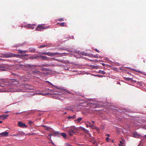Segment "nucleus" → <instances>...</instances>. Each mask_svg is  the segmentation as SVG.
<instances>
[{
    "label": "nucleus",
    "mask_w": 146,
    "mask_h": 146,
    "mask_svg": "<svg viewBox=\"0 0 146 146\" xmlns=\"http://www.w3.org/2000/svg\"><path fill=\"white\" fill-rule=\"evenodd\" d=\"M66 128H67L66 131L68 132V135L70 136H72L74 134H75L76 133L78 130V128L74 126Z\"/></svg>",
    "instance_id": "nucleus-1"
},
{
    "label": "nucleus",
    "mask_w": 146,
    "mask_h": 146,
    "mask_svg": "<svg viewBox=\"0 0 146 146\" xmlns=\"http://www.w3.org/2000/svg\"><path fill=\"white\" fill-rule=\"evenodd\" d=\"M16 55L12 53H8L6 54H2L1 57L4 58H9L15 56Z\"/></svg>",
    "instance_id": "nucleus-2"
},
{
    "label": "nucleus",
    "mask_w": 146,
    "mask_h": 146,
    "mask_svg": "<svg viewBox=\"0 0 146 146\" xmlns=\"http://www.w3.org/2000/svg\"><path fill=\"white\" fill-rule=\"evenodd\" d=\"M59 53H52L51 52H41V54H44L48 56H54L56 54H59Z\"/></svg>",
    "instance_id": "nucleus-3"
},
{
    "label": "nucleus",
    "mask_w": 146,
    "mask_h": 146,
    "mask_svg": "<svg viewBox=\"0 0 146 146\" xmlns=\"http://www.w3.org/2000/svg\"><path fill=\"white\" fill-rule=\"evenodd\" d=\"M47 27H44L42 25H39L36 28V30L38 31H41L42 30L46 29Z\"/></svg>",
    "instance_id": "nucleus-4"
},
{
    "label": "nucleus",
    "mask_w": 146,
    "mask_h": 146,
    "mask_svg": "<svg viewBox=\"0 0 146 146\" xmlns=\"http://www.w3.org/2000/svg\"><path fill=\"white\" fill-rule=\"evenodd\" d=\"M36 25L35 24L31 25V24H28V25H26L25 27L27 28H29L31 29H33L35 27L33 26H36Z\"/></svg>",
    "instance_id": "nucleus-5"
},
{
    "label": "nucleus",
    "mask_w": 146,
    "mask_h": 146,
    "mask_svg": "<svg viewBox=\"0 0 146 146\" xmlns=\"http://www.w3.org/2000/svg\"><path fill=\"white\" fill-rule=\"evenodd\" d=\"M18 125L19 127H22L25 128L27 127V126L25 124L22 123L21 122H19Z\"/></svg>",
    "instance_id": "nucleus-6"
},
{
    "label": "nucleus",
    "mask_w": 146,
    "mask_h": 146,
    "mask_svg": "<svg viewBox=\"0 0 146 146\" xmlns=\"http://www.w3.org/2000/svg\"><path fill=\"white\" fill-rule=\"evenodd\" d=\"M33 74L35 75H41V74L40 71L37 70L33 71Z\"/></svg>",
    "instance_id": "nucleus-7"
},
{
    "label": "nucleus",
    "mask_w": 146,
    "mask_h": 146,
    "mask_svg": "<svg viewBox=\"0 0 146 146\" xmlns=\"http://www.w3.org/2000/svg\"><path fill=\"white\" fill-rule=\"evenodd\" d=\"M9 134V132L5 131L4 132L0 133V137L1 136H7Z\"/></svg>",
    "instance_id": "nucleus-8"
},
{
    "label": "nucleus",
    "mask_w": 146,
    "mask_h": 146,
    "mask_svg": "<svg viewBox=\"0 0 146 146\" xmlns=\"http://www.w3.org/2000/svg\"><path fill=\"white\" fill-rule=\"evenodd\" d=\"M50 93H49V92H48L47 93H35L34 94V95H36V94H38L39 95H41L42 96H46L48 94H49Z\"/></svg>",
    "instance_id": "nucleus-9"
},
{
    "label": "nucleus",
    "mask_w": 146,
    "mask_h": 146,
    "mask_svg": "<svg viewBox=\"0 0 146 146\" xmlns=\"http://www.w3.org/2000/svg\"><path fill=\"white\" fill-rule=\"evenodd\" d=\"M39 57L42 59L46 60H48L49 58H48L46 56L42 55L39 56Z\"/></svg>",
    "instance_id": "nucleus-10"
},
{
    "label": "nucleus",
    "mask_w": 146,
    "mask_h": 146,
    "mask_svg": "<svg viewBox=\"0 0 146 146\" xmlns=\"http://www.w3.org/2000/svg\"><path fill=\"white\" fill-rule=\"evenodd\" d=\"M133 137L136 138H140L141 135L138 134L137 132H134L133 134Z\"/></svg>",
    "instance_id": "nucleus-11"
},
{
    "label": "nucleus",
    "mask_w": 146,
    "mask_h": 146,
    "mask_svg": "<svg viewBox=\"0 0 146 146\" xmlns=\"http://www.w3.org/2000/svg\"><path fill=\"white\" fill-rule=\"evenodd\" d=\"M38 57H39V56H37V55H34L33 56H31L30 57V59H36Z\"/></svg>",
    "instance_id": "nucleus-12"
},
{
    "label": "nucleus",
    "mask_w": 146,
    "mask_h": 146,
    "mask_svg": "<svg viewBox=\"0 0 146 146\" xmlns=\"http://www.w3.org/2000/svg\"><path fill=\"white\" fill-rule=\"evenodd\" d=\"M59 133L58 132L55 131L52 133V135L53 136H55L58 135Z\"/></svg>",
    "instance_id": "nucleus-13"
},
{
    "label": "nucleus",
    "mask_w": 146,
    "mask_h": 146,
    "mask_svg": "<svg viewBox=\"0 0 146 146\" xmlns=\"http://www.w3.org/2000/svg\"><path fill=\"white\" fill-rule=\"evenodd\" d=\"M29 50L30 52H34L35 51V49L33 48H30L29 49Z\"/></svg>",
    "instance_id": "nucleus-14"
},
{
    "label": "nucleus",
    "mask_w": 146,
    "mask_h": 146,
    "mask_svg": "<svg viewBox=\"0 0 146 146\" xmlns=\"http://www.w3.org/2000/svg\"><path fill=\"white\" fill-rule=\"evenodd\" d=\"M9 116V115H3L1 116V117H3V120H4L5 119H6L7 117Z\"/></svg>",
    "instance_id": "nucleus-15"
},
{
    "label": "nucleus",
    "mask_w": 146,
    "mask_h": 146,
    "mask_svg": "<svg viewBox=\"0 0 146 146\" xmlns=\"http://www.w3.org/2000/svg\"><path fill=\"white\" fill-rule=\"evenodd\" d=\"M61 134L63 137L64 138H66V134L65 133H61Z\"/></svg>",
    "instance_id": "nucleus-16"
},
{
    "label": "nucleus",
    "mask_w": 146,
    "mask_h": 146,
    "mask_svg": "<svg viewBox=\"0 0 146 146\" xmlns=\"http://www.w3.org/2000/svg\"><path fill=\"white\" fill-rule=\"evenodd\" d=\"M98 73H102L103 74H106V72H105L100 70H99Z\"/></svg>",
    "instance_id": "nucleus-17"
},
{
    "label": "nucleus",
    "mask_w": 146,
    "mask_h": 146,
    "mask_svg": "<svg viewBox=\"0 0 146 146\" xmlns=\"http://www.w3.org/2000/svg\"><path fill=\"white\" fill-rule=\"evenodd\" d=\"M19 51L21 53H22L23 52L25 53L28 52L27 50H19Z\"/></svg>",
    "instance_id": "nucleus-18"
},
{
    "label": "nucleus",
    "mask_w": 146,
    "mask_h": 146,
    "mask_svg": "<svg viewBox=\"0 0 146 146\" xmlns=\"http://www.w3.org/2000/svg\"><path fill=\"white\" fill-rule=\"evenodd\" d=\"M9 84L11 86V87L12 88H13L14 87H15L16 86L15 84L14 83H11Z\"/></svg>",
    "instance_id": "nucleus-19"
},
{
    "label": "nucleus",
    "mask_w": 146,
    "mask_h": 146,
    "mask_svg": "<svg viewBox=\"0 0 146 146\" xmlns=\"http://www.w3.org/2000/svg\"><path fill=\"white\" fill-rule=\"evenodd\" d=\"M82 117H79L77 119L76 121H77L78 122H80L82 120Z\"/></svg>",
    "instance_id": "nucleus-20"
},
{
    "label": "nucleus",
    "mask_w": 146,
    "mask_h": 146,
    "mask_svg": "<svg viewBox=\"0 0 146 146\" xmlns=\"http://www.w3.org/2000/svg\"><path fill=\"white\" fill-rule=\"evenodd\" d=\"M47 46V45H40V46H39V48H42L43 47H46Z\"/></svg>",
    "instance_id": "nucleus-21"
},
{
    "label": "nucleus",
    "mask_w": 146,
    "mask_h": 146,
    "mask_svg": "<svg viewBox=\"0 0 146 146\" xmlns=\"http://www.w3.org/2000/svg\"><path fill=\"white\" fill-rule=\"evenodd\" d=\"M61 26H64V23H59Z\"/></svg>",
    "instance_id": "nucleus-22"
},
{
    "label": "nucleus",
    "mask_w": 146,
    "mask_h": 146,
    "mask_svg": "<svg viewBox=\"0 0 146 146\" xmlns=\"http://www.w3.org/2000/svg\"><path fill=\"white\" fill-rule=\"evenodd\" d=\"M84 131V132L85 133L89 134V131L88 130L86 129Z\"/></svg>",
    "instance_id": "nucleus-23"
},
{
    "label": "nucleus",
    "mask_w": 146,
    "mask_h": 146,
    "mask_svg": "<svg viewBox=\"0 0 146 146\" xmlns=\"http://www.w3.org/2000/svg\"><path fill=\"white\" fill-rule=\"evenodd\" d=\"M41 70L42 71H45L47 70V69L45 68H41Z\"/></svg>",
    "instance_id": "nucleus-24"
},
{
    "label": "nucleus",
    "mask_w": 146,
    "mask_h": 146,
    "mask_svg": "<svg viewBox=\"0 0 146 146\" xmlns=\"http://www.w3.org/2000/svg\"><path fill=\"white\" fill-rule=\"evenodd\" d=\"M120 144H119V146H123L122 144H123V142L121 141H120Z\"/></svg>",
    "instance_id": "nucleus-25"
},
{
    "label": "nucleus",
    "mask_w": 146,
    "mask_h": 146,
    "mask_svg": "<svg viewBox=\"0 0 146 146\" xmlns=\"http://www.w3.org/2000/svg\"><path fill=\"white\" fill-rule=\"evenodd\" d=\"M125 79L127 81H129L131 80V79L129 78H125Z\"/></svg>",
    "instance_id": "nucleus-26"
},
{
    "label": "nucleus",
    "mask_w": 146,
    "mask_h": 146,
    "mask_svg": "<svg viewBox=\"0 0 146 146\" xmlns=\"http://www.w3.org/2000/svg\"><path fill=\"white\" fill-rule=\"evenodd\" d=\"M95 76H96L98 77H103V76H102V75H99V74H97V75H95Z\"/></svg>",
    "instance_id": "nucleus-27"
},
{
    "label": "nucleus",
    "mask_w": 146,
    "mask_h": 146,
    "mask_svg": "<svg viewBox=\"0 0 146 146\" xmlns=\"http://www.w3.org/2000/svg\"><path fill=\"white\" fill-rule=\"evenodd\" d=\"M138 82V84L139 85L141 86L142 85V82Z\"/></svg>",
    "instance_id": "nucleus-28"
},
{
    "label": "nucleus",
    "mask_w": 146,
    "mask_h": 146,
    "mask_svg": "<svg viewBox=\"0 0 146 146\" xmlns=\"http://www.w3.org/2000/svg\"><path fill=\"white\" fill-rule=\"evenodd\" d=\"M5 86L3 85H2L1 84H0V89H1V88L5 87Z\"/></svg>",
    "instance_id": "nucleus-29"
},
{
    "label": "nucleus",
    "mask_w": 146,
    "mask_h": 146,
    "mask_svg": "<svg viewBox=\"0 0 146 146\" xmlns=\"http://www.w3.org/2000/svg\"><path fill=\"white\" fill-rule=\"evenodd\" d=\"M33 122L32 121H30L28 122V124L30 125H31Z\"/></svg>",
    "instance_id": "nucleus-30"
},
{
    "label": "nucleus",
    "mask_w": 146,
    "mask_h": 146,
    "mask_svg": "<svg viewBox=\"0 0 146 146\" xmlns=\"http://www.w3.org/2000/svg\"><path fill=\"white\" fill-rule=\"evenodd\" d=\"M81 129L84 131L86 129L85 128L82 127H81Z\"/></svg>",
    "instance_id": "nucleus-31"
},
{
    "label": "nucleus",
    "mask_w": 146,
    "mask_h": 146,
    "mask_svg": "<svg viewBox=\"0 0 146 146\" xmlns=\"http://www.w3.org/2000/svg\"><path fill=\"white\" fill-rule=\"evenodd\" d=\"M89 126H90L91 127H92L94 126V125L93 124H91L89 125Z\"/></svg>",
    "instance_id": "nucleus-32"
},
{
    "label": "nucleus",
    "mask_w": 146,
    "mask_h": 146,
    "mask_svg": "<svg viewBox=\"0 0 146 146\" xmlns=\"http://www.w3.org/2000/svg\"><path fill=\"white\" fill-rule=\"evenodd\" d=\"M109 138L108 137H107L106 138V141H109Z\"/></svg>",
    "instance_id": "nucleus-33"
},
{
    "label": "nucleus",
    "mask_w": 146,
    "mask_h": 146,
    "mask_svg": "<svg viewBox=\"0 0 146 146\" xmlns=\"http://www.w3.org/2000/svg\"><path fill=\"white\" fill-rule=\"evenodd\" d=\"M95 50L97 52H99V50H98L97 49H96V48L95 49Z\"/></svg>",
    "instance_id": "nucleus-34"
},
{
    "label": "nucleus",
    "mask_w": 146,
    "mask_h": 146,
    "mask_svg": "<svg viewBox=\"0 0 146 146\" xmlns=\"http://www.w3.org/2000/svg\"><path fill=\"white\" fill-rule=\"evenodd\" d=\"M43 65L44 66H49L48 64H43Z\"/></svg>",
    "instance_id": "nucleus-35"
},
{
    "label": "nucleus",
    "mask_w": 146,
    "mask_h": 146,
    "mask_svg": "<svg viewBox=\"0 0 146 146\" xmlns=\"http://www.w3.org/2000/svg\"><path fill=\"white\" fill-rule=\"evenodd\" d=\"M72 116H68V118L69 119H70L71 118H72Z\"/></svg>",
    "instance_id": "nucleus-36"
},
{
    "label": "nucleus",
    "mask_w": 146,
    "mask_h": 146,
    "mask_svg": "<svg viewBox=\"0 0 146 146\" xmlns=\"http://www.w3.org/2000/svg\"><path fill=\"white\" fill-rule=\"evenodd\" d=\"M72 118L73 119H74V118H75L76 117V116L75 115H74L72 116Z\"/></svg>",
    "instance_id": "nucleus-37"
},
{
    "label": "nucleus",
    "mask_w": 146,
    "mask_h": 146,
    "mask_svg": "<svg viewBox=\"0 0 146 146\" xmlns=\"http://www.w3.org/2000/svg\"><path fill=\"white\" fill-rule=\"evenodd\" d=\"M136 72H137L139 73H142V72L141 71H137L136 70Z\"/></svg>",
    "instance_id": "nucleus-38"
},
{
    "label": "nucleus",
    "mask_w": 146,
    "mask_h": 146,
    "mask_svg": "<svg viewBox=\"0 0 146 146\" xmlns=\"http://www.w3.org/2000/svg\"><path fill=\"white\" fill-rule=\"evenodd\" d=\"M48 92H51V91L52 90H49V89H48Z\"/></svg>",
    "instance_id": "nucleus-39"
},
{
    "label": "nucleus",
    "mask_w": 146,
    "mask_h": 146,
    "mask_svg": "<svg viewBox=\"0 0 146 146\" xmlns=\"http://www.w3.org/2000/svg\"><path fill=\"white\" fill-rule=\"evenodd\" d=\"M49 136H50L51 137V136H53V135H52V133L51 134H50L49 135Z\"/></svg>",
    "instance_id": "nucleus-40"
},
{
    "label": "nucleus",
    "mask_w": 146,
    "mask_h": 146,
    "mask_svg": "<svg viewBox=\"0 0 146 146\" xmlns=\"http://www.w3.org/2000/svg\"><path fill=\"white\" fill-rule=\"evenodd\" d=\"M59 20L60 21H62L63 20V19L62 18L60 19H59Z\"/></svg>",
    "instance_id": "nucleus-41"
},
{
    "label": "nucleus",
    "mask_w": 146,
    "mask_h": 146,
    "mask_svg": "<svg viewBox=\"0 0 146 146\" xmlns=\"http://www.w3.org/2000/svg\"><path fill=\"white\" fill-rule=\"evenodd\" d=\"M86 123H88L89 124H90V125L91 124L90 122H89V121H87V122H86Z\"/></svg>",
    "instance_id": "nucleus-42"
},
{
    "label": "nucleus",
    "mask_w": 146,
    "mask_h": 146,
    "mask_svg": "<svg viewBox=\"0 0 146 146\" xmlns=\"http://www.w3.org/2000/svg\"><path fill=\"white\" fill-rule=\"evenodd\" d=\"M13 136H18V135L17 134H15L13 135Z\"/></svg>",
    "instance_id": "nucleus-43"
},
{
    "label": "nucleus",
    "mask_w": 146,
    "mask_h": 146,
    "mask_svg": "<svg viewBox=\"0 0 146 146\" xmlns=\"http://www.w3.org/2000/svg\"><path fill=\"white\" fill-rule=\"evenodd\" d=\"M53 59L56 60V59H55V58H53ZM56 60H57V61H60L59 60H58V59H56Z\"/></svg>",
    "instance_id": "nucleus-44"
},
{
    "label": "nucleus",
    "mask_w": 146,
    "mask_h": 146,
    "mask_svg": "<svg viewBox=\"0 0 146 146\" xmlns=\"http://www.w3.org/2000/svg\"><path fill=\"white\" fill-rule=\"evenodd\" d=\"M9 112V111H5V113H8Z\"/></svg>",
    "instance_id": "nucleus-45"
},
{
    "label": "nucleus",
    "mask_w": 146,
    "mask_h": 146,
    "mask_svg": "<svg viewBox=\"0 0 146 146\" xmlns=\"http://www.w3.org/2000/svg\"><path fill=\"white\" fill-rule=\"evenodd\" d=\"M52 144H53L54 145V146H56L54 144V143L53 142H52Z\"/></svg>",
    "instance_id": "nucleus-46"
},
{
    "label": "nucleus",
    "mask_w": 146,
    "mask_h": 146,
    "mask_svg": "<svg viewBox=\"0 0 146 146\" xmlns=\"http://www.w3.org/2000/svg\"><path fill=\"white\" fill-rule=\"evenodd\" d=\"M21 113L20 112V113L17 112V113H15V114H16V115H17V114H19V113Z\"/></svg>",
    "instance_id": "nucleus-47"
},
{
    "label": "nucleus",
    "mask_w": 146,
    "mask_h": 146,
    "mask_svg": "<svg viewBox=\"0 0 146 146\" xmlns=\"http://www.w3.org/2000/svg\"><path fill=\"white\" fill-rule=\"evenodd\" d=\"M66 92H68V93H70V94H71V93L70 92H68V91H67Z\"/></svg>",
    "instance_id": "nucleus-48"
},
{
    "label": "nucleus",
    "mask_w": 146,
    "mask_h": 146,
    "mask_svg": "<svg viewBox=\"0 0 146 146\" xmlns=\"http://www.w3.org/2000/svg\"><path fill=\"white\" fill-rule=\"evenodd\" d=\"M86 126H87V127H88V126H89L88 125V124H86Z\"/></svg>",
    "instance_id": "nucleus-49"
},
{
    "label": "nucleus",
    "mask_w": 146,
    "mask_h": 146,
    "mask_svg": "<svg viewBox=\"0 0 146 146\" xmlns=\"http://www.w3.org/2000/svg\"><path fill=\"white\" fill-rule=\"evenodd\" d=\"M2 70H3V71H5V69H4V68L2 69Z\"/></svg>",
    "instance_id": "nucleus-50"
},
{
    "label": "nucleus",
    "mask_w": 146,
    "mask_h": 146,
    "mask_svg": "<svg viewBox=\"0 0 146 146\" xmlns=\"http://www.w3.org/2000/svg\"><path fill=\"white\" fill-rule=\"evenodd\" d=\"M2 122V121H0V123H1Z\"/></svg>",
    "instance_id": "nucleus-51"
},
{
    "label": "nucleus",
    "mask_w": 146,
    "mask_h": 146,
    "mask_svg": "<svg viewBox=\"0 0 146 146\" xmlns=\"http://www.w3.org/2000/svg\"><path fill=\"white\" fill-rule=\"evenodd\" d=\"M92 121V122L93 123V124H94V121Z\"/></svg>",
    "instance_id": "nucleus-52"
},
{
    "label": "nucleus",
    "mask_w": 146,
    "mask_h": 146,
    "mask_svg": "<svg viewBox=\"0 0 146 146\" xmlns=\"http://www.w3.org/2000/svg\"><path fill=\"white\" fill-rule=\"evenodd\" d=\"M5 86H8V84H6V85H5Z\"/></svg>",
    "instance_id": "nucleus-53"
},
{
    "label": "nucleus",
    "mask_w": 146,
    "mask_h": 146,
    "mask_svg": "<svg viewBox=\"0 0 146 146\" xmlns=\"http://www.w3.org/2000/svg\"><path fill=\"white\" fill-rule=\"evenodd\" d=\"M25 56H28V55H27V54H25Z\"/></svg>",
    "instance_id": "nucleus-54"
},
{
    "label": "nucleus",
    "mask_w": 146,
    "mask_h": 146,
    "mask_svg": "<svg viewBox=\"0 0 146 146\" xmlns=\"http://www.w3.org/2000/svg\"><path fill=\"white\" fill-rule=\"evenodd\" d=\"M3 60L2 59L0 58V60Z\"/></svg>",
    "instance_id": "nucleus-55"
},
{
    "label": "nucleus",
    "mask_w": 146,
    "mask_h": 146,
    "mask_svg": "<svg viewBox=\"0 0 146 146\" xmlns=\"http://www.w3.org/2000/svg\"><path fill=\"white\" fill-rule=\"evenodd\" d=\"M107 135L108 136H110V135L109 134H108Z\"/></svg>",
    "instance_id": "nucleus-56"
},
{
    "label": "nucleus",
    "mask_w": 146,
    "mask_h": 146,
    "mask_svg": "<svg viewBox=\"0 0 146 146\" xmlns=\"http://www.w3.org/2000/svg\"><path fill=\"white\" fill-rule=\"evenodd\" d=\"M44 127H45V125H42Z\"/></svg>",
    "instance_id": "nucleus-57"
},
{
    "label": "nucleus",
    "mask_w": 146,
    "mask_h": 146,
    "mask_svg": "<svg viewBox=\"0 0 146 146\" xmlns=\"http://www.w3.org/2000/svg\"><path fill=\"white\" fill-rule=\"evenodd\" d=\"M66 113V112H65V113H64V114H65V113Z\"/></svg>",
    "instance_id": "nucleus-58"
},
{
    "label": "nucleus",
    "mask_w": 146,
    "mask_h": 146,
    "mask_svg": "<svg viewBox=\"0 0 146 146\" xmlns=\"http://www.w3.org/2000/svg\"><path fill=\"white\" fill-rule=\"evenodd\" d=\"M138 146H139V145H138Z\"/></svg>",
    "instance_id": "nucleus-59"
}]
</instances>
